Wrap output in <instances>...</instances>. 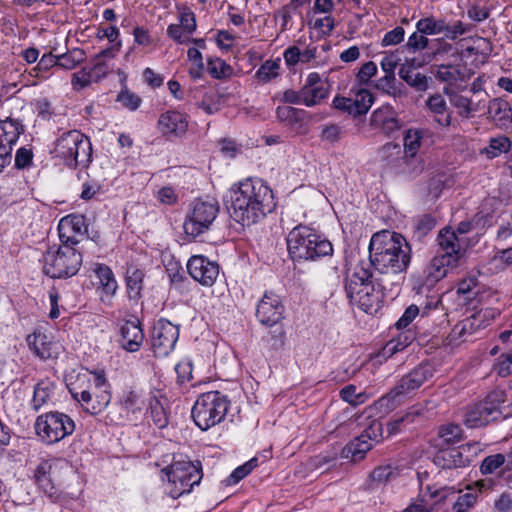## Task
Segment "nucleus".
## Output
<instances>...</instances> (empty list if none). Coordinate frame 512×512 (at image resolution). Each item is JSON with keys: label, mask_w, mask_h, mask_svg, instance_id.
Returning a JSON list of instances; mask_svg holds the SVG:
<instances>
[{"label": "nucleus", "mask_w": 512, "mask_h": 512, "mask_svg": "<svg viewBox=\"0 0 512 512\" xmlns=\"http://www.w3.org/2000/svg\"><path fill=\"white\" fill-rule=\"evenodd\" d=\"M305 111L291 106H279L276 109V117L280 122L295 125L303 121Z\"/></svg>", "instance_id": "39"}, {"label": "nucleus", "mask_w": 512, "mask_h": 512, "mask_svg": "<svg viewBox=\"0 0 512 512\" xmlns=\"http://www.w3.org/2000/svg\"><path fill=\"white\" fill-rule=\"evenodd\" d=\"M207 71L215 79L229 78L233 74V68L220 58L208 59Z\"/></svg>", "instance_id": "38"}, {"label": "nucleus", "mask_w": 512, "mask_h": 512, "mask_svg": "<svg viewBox=\"0 0 512 512\" xmlns=\"http://www.w3.org/2000/svg\"><path fill=\"white\" fill-rule=\"evenodd\" d=\"M472 26L469 24H464L461 21H455L453 24H448V30L446 33V38L449 40H455L459 36L465 35L470 32Z\"/></svg>", "instance_id": "59"}, {"label": "nucleus", "mask_w": 512, "mask_h": 512, "mask_svg": "<svg viewBox=\"0 0 512 512\" xmlns=\"http://www.w3.org/2000/svg\"><path fill=\"white\" fill-rule=\"evenodd\" d=\"M23 132L24 126L19 120L10 117L0 120V172L11 163L13 145Z\"/></svg>", "instance_id": "14"}, {"label": "nucleus", "mask_w": 512, "mask_h": 512, "mask_svg": "<svg viewBox=\"0 0 512 512\" xmlns=\"http://www.w3.org/2000/svg\"><path fill=\"white\" fill-rule=\"evenodd\" d=\"M54 66H58V57L52 53L44 54L30 74L35 77L44 78L43 73L49 71Z\"/></svg>", "instance_id": "46"}, {"label": "nucleus", "mask_w": 512, "mask_h": 512, "mask_svg": "<svg viewBox=\"0 0 512 512\" xmlns=\"http://www.w3.org/2000/svg\"><path fill=\"white\" fill-rule=\"evenodd\" d=\"M424 416V408L421 405L410 407L405 415L396 417L387 423L388 436L399 433L405 424L413 423L417 417Z\"/></svg>", "instance_id": "30"}, {"label": "nucleus", "mask_w": 512, "mask_h": 512, "mask_svg": "<svg viewBox=\"0 0 512 512\" xmlns=\"http://www.w3.org/2000/svg\"><path fill=\"white\" fill-rule=\"evenodd\" d=\"M460 72L453 65H440L436 71V77L442 82L452 84L459 79Z\"/></svg>", "instance_id": "52"}, {"label": "nucleus", "mask_w": 512, "mask_h": 512, "mask_svg": "<svg viewBox=\"0 0 512 512\" xmlns=\"http://www.w3.org/2000/svg\"><path fill=\"white\" fill-rule=\"evenodd\" d=\"M434 461L435 464L444 469L465 466L469 462L467 458H463L462 453L457 449L441 451L435 456Z\"/></svg>", "instance_id": "33"}, {"label": "nucleus", "mask_w": 512, "mask_h": 512, "mask_svg": "<svg viewBox=\"0 0 512 512\" xmlns=\"http://www.w3.org/2000/svg\"><path fill=\"white\" fill-rule=\"evenodd\" d=\"M454 256H438L435 255L425 266L421 276L422 285L426 288H432L437 282L443 279L449 269L456 267L454 264Z\"/></svg>", "instance_id": "20"}, {"label": "nucleus", "mask_w": 512, "mask_h": 512, "mask_svg": "<svg viewBox=\"0 0 512 512\" xmlns=\"http://www.w3.org/2000/svg\"><path fill=\"white\" fill-rule=\"evenodd\" d=\"M379 160L387 167L399 168L405 161L402 148L396 143H386L378 151Z\"/></svg>", "instance_id": "27"}, {"label": "nucleus", "mask_w": 512, "mask_h": 512, "mask_svg": "<svg viewBox=\"0 0 512 512\" xmlns=\"http://www.w3.org/2000/svg\"><path fill=\"white\" fill-rule=\"evenodd\" d=\"M279 67L276 61L267 60L259 67L255 76L261 82H269L278 76Z\"/></svg>", "instance_id": "44"}, {"label": "nucleus", "mask_w": 512, "mask_h": 512, "mask_svg": "<svg viewBox=\"0 0 512 512\" xmlns=\"http://www.w3.org/2000/svg\"><path fill=\"white\" fill-rule=\"evenodd\" d=\"M72 397L81 404L83 409L91 415L101 413L111 401V393L106 390H89L77 391L76 389L70 390Z\"/></svg>", "instance_id": "18"}, {"label": "nucleus", "mask_w": 512, "mask_h": 512, "mask_svg": "<svg viewBox=\"0 0 512 512\" xmlns=\"http://www.w3.org/2000/svg\"><path fill=\"white\" fill-rule=\"evenodd\" d=\"M434 375V369L428 362H422L408 374L402 376L393 389L387 394L386 398L396 400L400 396L420 388L427 380Z\"/></svg>", "instance_id": "12"}, {"label": "nucleus", "mask_w": 512, "mask_h": 512, "mask_svg": "<svg viewBox=\"0 0 512 512\" xmlns=\"http://www.w3.org/2000/svg\"><path fill=\"white\" fill-rule=\"evenodd\" d=\"M120 331L122 347L129 352L138 351L144 339L140 323L136 321H126Z\"/></svg>", "instance_id": "24"}, {"label": "nucleus", "mask_w": 512, "mask_h": 512, "mask_svg": "<svg viewBox=\"0 0 512 512\" xmlns=\"http://www.w3.org/2000/svg\"><path fill=\"white\" fill-rule=\"evenodd\" d=\"M444 92L450 97L451 104L460 110L461 116L470 117L473 112L477 111V107L472 105L471 99L455 92H449L447 88L444 89Z\"/></svg>", "instance_id": "40"}, {"label": "nucleus", "mask_w": 512, "mask_h": 512, "mask_svg": "<svg viewBox=\"0 0 512 512\" xmlns=\"http://www.w3.org/2000/svg\"><path fill=\"white\" fill-rule=\"evenodd\" d=\"M218 212L219 206L215 200L195 201L183 224L185 233L197 237L206 232L216 219Z\"/></svg>", "instance_id": "11"}, {"label": "nucleus", "mask_w": 512, "mask_h": 512, "mask_svg": "<svg viewBox=\"0 0 512 512\" xmlns=\"http://www.w3.org/2000/svg\"><path fill=\"white\" fill-rule=\"evenodd\" d=\"M512 141L505 135L492 137L489 139L488 146L480 150V154L491 160L499 157L511 150Z\"/></svg>", "instance_id": "31"}, {"label": "nucleus", "mask_w": 512, "mask_h": 512, "mask_svg": "<svg viewBox=\"0 0 512 512\" xmlns=\"http://www.w3.org/2000/svg\"><path fill=\"white\" fill-rule=\"evenodd\" d=\"M393 110L389 106L381 107L375 110L371 115V124L379 128L381 125L388 121L389 117H392Z\"/></svg>", "instance_id": "61"}, {"label": "nucleus", "mask_w": 512, "mask_h": 512, "mask_svg": "<svg viewBox=\"0 0 512 512\" xmlns=\"http://www.w3.org/2000/svg\"><path fill=\"white\" fill-rule=\"evenodd\" d=\"M276 207L272 190L258 179H246L231 189V218L242 226L258 223Z\"/></svg>", "instance_id": "1"}, {"label": "nucleus", "mask_w": 512, "mask_h": 512, "mask_svg": "<svg viewBox=\"0 0 512 512\" xmlns=\"http://www.w3.org/2000/svg\"><path fill=\"white\" fill-rule=\"evenodd\" d=\"M372 448V443L367 440L363 435L356 437L345 448L347 454H351L353 461L361 460L365 453Z\"/></svg>", "instance_id": "37"}, {"label": "nucleus", "mask_w": 512, "mask_h": 512, "mask_svg": "<svg viewBox=\"0 0 512 512\" xmlns=\"http://www.w3.org/2000/svg\"><path fill=\"white\" fill-rule=\"evenodd\" d=\"M405 30L401 26L395 27L393 30L388 31L381 41L382 47H387L391 45H397L404 40Z\"/></svg>", "instance_id": "57"}, {"label": "nucleus", "mask_w": 512, "mask_h": 512, "mask_svg": "<svg viewBox=\"0 0 512 512\" xmlns=\"http://www.w3.org/2000/svg\"><path fill=\"white\" fill-rule=\"evenodd\" d=\"M190 276L204 286H212L219 274V266L204 256H192L187 263Z\"/></svg>", "instance_id": "19"}, {"label": "nucleus", "mask_w": 512, "mask_h": 512, "mask_svg": "<svg viewBox=\"0 0 512 512\" xmlns=\"http://www.w3.org/2000/svg\"><path fill=\"white\" fill-rule=\"evenodd\" d=\"M478 282L474 277L463 279L457 288V293L466 296L467 299H472L478 294Z\"/></svg>", "instance_id": "53"}, {"label": "nucleus", "mask_w": 512, "mask_h": 512, "mask_svg": "<svg viewBox=\"0 0 512 512\" xmlns=\"http://www.w3.org/2000/svg\"><path fill=\"white\" fill-rule=\"evenodd\" d=\"M354 102L357 103L356 113H358V115L360 116V115L366 114L368 112V110L370 109V107L373 103V96H372L371 92H369L368 90L360 89L356 93Z\"/></svg>", "instance_id": "50"}, {"label": "nucleus", "mask_w": 512, "mask_h": 512, "mask_svg": "<svg viewBox=\"0 0 512 512\" xmlns=\"http://www.w3.org/2000/svg\"><path fill=\"white\" fill-rule=\"evenodd\" d=\"M328 94V86L301 88V95L304 98V105L307 107H312L319 104L322 100L328 97Z\"/></svg>", "instance_id": "36"}, {"label": "nucleus", "mask_w": 512, "mask_h": 512, "mask_svg": "<svg viewBox=\"0 0 512 512\" xmlns=\"http://www.w3.org/2000/svg\"><path fill=\"white\" fill-rule=\"evenodd\" d=\"M23 132L24 126L19 120L10 117L0 120V172L11 163L13 145Z\"/></svg>", "instance_id": "15"}, {"label": "nucleus", "mask_w": 512, "mask_h": 512, "mask_svg": "<svg viewBox=\"0 0 512 512\" xmlns=\"http://www.w3.org/2000/svg\"><path fill=\"white\" fill-rule=\"evenodd\" d=\"M476 498V495L473 493L459 495L453 504V512H468L476 503Z\"/></svg>", "instance_id": "55"}, {"label": "nucleus", "mask_w": 512, "mask_h": 512, "mask_svg": "<svg viewBox=\"0 0 512 512\" xmlns=\"http://www.w3.org/2000/svg\"><path fill=\"white\" fill-rule=\"evenodd\" d=\"M150 415L152 421L158 428L166 427L168 423L167 415L164 407L157 399H154V401L150 403Z\"/></svg>", "instance_id": "48"}, {"label": "nucleus", "mask_w": 512, "mask_h": 512, "mask_svg": "<svg viewBox=\"0 0 512 512\" xmlns=\"http://www.w3.org/2000/svg\"><path fill=\"white\" fill-rule=\"evenodd\" d=\"M401 61L399 51L391 52L383 57L381 60V68L385 72V74L395 75L394 71Z\"/></svg>", "instance_id": "58"}, {"label": "nucleus", "mask_w": 512, "mask_h": 512, "mask_svg": "<svg viewBox=\"0 0 512 512\" xmlns=\"http://www.w3.org/2000/svg\"><path fill=\"white\" fill-rule=\"evenodd\" d=\"M58 231L61 243L77 245V237L87 232L84 215L70 214L63 217L58 224Z\"/></svg>", "instance_id": "21"}, {"label": "nucleus", "mask_w": 512, "mask_h": 512, "mask_svg": "<svg viewBox=\"0 0 512 512\" xmlns=\"http://www.w3.org/2000/svg\"><path fill=\"white\" fill-rule=\"evenodd\" d=\"M398 475L397 469L393 468L391 465H384L376 467L370 474V477L373 482L376 483H385Z\"/></svg>", "instance_id": "47"}, {"label": "nucleus", "mask_w": 512, "mask_h": 512, "mask_svg": "<svg viewBox=\"0 0 512 512\" xmlns=\"http://www.w3.org/2000/svg\"><path fill=\"white\" fill-rule=\"evenodd\" d=\"M439 437L446 444H455L462 439V429L456 424H447L439 428Z\"/></svg>", "instance_id": "43"}, {"label": "nucleus", "mask_w": 512, "mask_h": 512, "mask_svg": "<svg viewBox=\"0 0 512 512\" xmlns=\"http://www.w3.org/2000/svg\"><path fill=\"white\" fill-rule=\"evenodd\" d=\"M415 339L411 330L402 331L398 336L386 343L382 350L383 356L391 357L394 354L407 348Z\"/></svg>", "instance_id": "34"}, {"label": "nucleus", "mask_w": 512, "mask_h": 512, "mask_svg": "<svg viewBox=\"0 0 512 512\" xmlns=\"http://www.w3.org/2000/svg\"><path fill=\"white\" fill-rule=\"evenodd\" d=\"M343 134V129L336 125L330 124L323 128L321 132V139L330 143L338 142Z\"/></svg>", "instance_id": "63"}, {"label": "nucleus", "mask_w": 512, "mask_h": 512, "mask_svg": "<svg viewBox=\"0 0 512 512\" xmlns=\"http://www.w3.org/2000/svg\"><path fill=\"white\" fill-rule=\"evenodd\" d=\"M429 43L430 40L425 34L416 31L408 37L405 47L414 53L426 49Z\"/></svg>", "instance_id": "51"}, {"label": "nucleus", "mask_w": 512, "mask_h": 512, "mask_svg": "<svg viewBox=\"0 0 512 512\" xmlns=\"http://www.w3.org/2000/svg\"><path fill=\"white\" fill-rule=\"evenodd\" d=\"M426 104L430 111L436 115H443L447 109L446 101L440 94L430 96L427 99Z\"/></svg>", "instance_id": "62"}, {"label": "nucleus", "mask_w": 512, "mask_h": 512, "mask_svg": "<svg viewBox=\"0 0 512 512\" xmlns=\"http://www.w3.org/2000/svg\"><path fill=\"white\" fill-rule=\"evenodd\" d=\"M144 406V400L137 391H124L117 403L119 414L113 416L112 420L116 423L137 420L142 414Z\"/></svg>", "instance_id": "17"}, {"label": "nucleus", "mask_w": 512, "mask_h": 512, "mask_svg": "<svg viewBox=\"0 0 512 512\" xmlns=\"http://www.w3.org/2000/svg\"><path fill=\"white\" fill-rule=\"evenodd\" d=\"M158 128L165 136L179 137L187 131L188 121L186 116L178 111H167L160 115Z\"/></svg>", "instance_id": "22"}, {"label": "nucleus", "mask_w": 512, "mask_h": 512, "mask_svg": "<svg viewBox=\"0 0 512 512\" xmlns=\"http://www.w3.org/2000/svg\"><path fill=\"white\" fill-rule=\"evenodd\" d=\"M500 359L494 370L499 376L506 377L512 373V352L502 355Z\"/></svg>", "instance_id": "64"}, {"label": "nucleus", "mask_w": 512, "mask_h": 512, "mask_svg": "<svg viewBox=\"0 0 512 512\" xmlns=\"http://www.w3.org/2000/svg\"><path fill=\"white\" fill-rule=\"evenodd\" d=\"M75 245L61 243L49 248L42 258L43 273L52 279H66L76 275L82 265V254Z\"/></svg>", "instance_id": "5"}, {"label": "nucleus", "mask_w": 512, "mask_h": 512, "mask_svg": "<svg viewBox=\"0 0 512 512\" xmlns=\"http://www.w3.org/2000/svg\"><path fill=\"white\" fill-rule=\"evenodd\" d=\"M429 79L430 78L420 72H414L413 75L408 76L406 83L413 87L415 90L424 92L429 87Z\"/></svg>", "instance_id": "60"}, {"label": "nucleus", "mask_w": 512, "mask_h": 512, "mask_svg": "<svg viewBox=\"0 0 512 512\" xmlns=\"http://www.w3.org/2000/svg\"><path fill=\"white\" fill-rule=\"evenodd\" d=\"M423 137V132L418 129H408L404 135L403 146L402 149L403 154L405 156V161H409V159H413L416 157L418 150L421 146V140Z\"/></svg>", "instance_id": "35"}, {"label": "nucleus", "mask_w": 512, "mask_h": 512, "mask_svg": "<svg viewBox=\"0 0 512 512\" xmlns=\"http://www.w3.org/2000/svg\"><path fill=\"white\" fill-rule=\"evenodd\" d=\"M54 153L70 168L87 166L92 159V146L89 138L80 131L70 130L56 140Z\"/></svg>", "instance_id": "7"}, {"label": "nucleus", "mask_w": 512, "mask_h": 512, "mask_svg": "<svg viewBox=\"0 0 512 512\" xmlns=\"http://www.w3.org/2000/svg\"><path fill=\"white\" fill-rule=\"evenodd\" d=\"M410 262L411 247L401 234L388 230L373 234L367 262L370 268L383 276H397L406 272Z\"/></svg>", "instance_id": "2"}, {"label": "nucleus", "mask_w": 512, "mask_h": 512, "mask_svg": "<svg viewBox=\"0 0 512 512\" xmlns=\"http://www.w3.org/2000/svg\"><path fill=\"white\" fill-rule=\"evenodd\" d=\"M230 402L219 391H209L198 396L191 415L194 423L202 430L219 424L226 416Z\"/></svg>", "instance_id": "6"}, {"label": "nucleus", "mask_w": 512, "mask_h": 512, "mask_svg": "<svg viewBox=\"0 0 512 512\" xmlns=\"http://www.w3.org/2000/svg\"><path fill=\"white\" fill-rule=\"evenodd\" d=\"M383 279L374 276L367 261H360L345 284V292L351 304L366 313H376L384 301Z\"/></svg>", "instance_id": "3"}, {"label": "nucleus", "mask_w": 512, "mask_h": 512, "mask_svg": "<svg viewBox=\"0 0 512 512\" xmlns=\"http://www.w3.org/2000/svg\"><path fill=\"white\" fill-rule=\"evenodd\" d=\"M506 401V392L502 389H494L487 394L485 399L473 407L465 414L464 424L468 428H479L504 418L502 406Z\"/></svg>", "instance_id": "9"}, {"label": "nucleus", "mask_w": 512, "mask_h": 512, "mask_svg": "<svg viewBox=\"0 0 512 512\" xmlns=\"http://www.w3.org/2000/svg\"><path fill=\"white\" fill-rule=\"evenodd\" d=\"M26 341L29 349L38 358L46 360L53 356L54 343L45 333L41 331H34L32 334L27 336Z\"/></svg>", "instance_id": "25"}, {"label": "nucleus", "mask_w": 512, "mask_h": 512, "mask_svg": "<svg viewBox=\"0 0 512 512\" xmlns=\"http://www.w3.org/2000/svg\"><path fill=\"white\" fill-rule=\"evenodd\" d=\"M122 46L121 41H118L116 44L100 51L93 58V66L90 69L91 74H95L97 78L104 77L108 74L109 67L106 63V59H113L116 56V53L120 50Z\"/></svg>", "instance_id": "29"}, {"label": "nucleus", "mask_w": 512, "mask_h": 512, "mask_svg": "<svg viewBox=\"0 0 512 512\" xmlns=\"http://www.w3.org/2000/svg\"><path fill=\"white\" fill-rule=\"evenodd\" d=\"M103 292L108 296L115 295L118 284L111 268L105 264H95L93 269Z\"/></svg>", "instance_id": "32"}, {"label": "nucleus", "mask_w": 512, "mask_h": 512, "mask_svg": "<svg viewBox=\"0 0 512 512\" xmlns=\"http://www.w3.org/2000/svg\"><path fill=\"white\" fill-rule=\"evenodd\" d=\"M179 338V327L167 319H159L152 331V348L155 356L165 357L169 355Z\"/></svg>", "instance_id": "13"}, {"label": "nucleus", "mask_w": 512, "mask_h": 512, "mask_svg": "<svg viewBox=\"0 0 512 512\" xmlns=\"http://www.w3.org/2000/svg\"><path fill=\"white\" fill-rule=\"evenodd\" d=\"M75 430V423L67 414L52 411L39 415L35 422L36 434L42 441L54 444L71 435Z\"/></svg>", "instance_id": "10"}, {"label": "nucleus", "mask_w": 512, "mask_h": 512, "mask_svg": "<svg viewBox=\"0 0 512 512\" xmlns=\"http://www.w3.org/2000/svg\"><path fill=\"white\" fill-rule=\"evenodd\" d=\"M288 252L294 260H317L331 255L333 247L330 241L323 239L311 228L299 225L293 228L287 237Z\"/></svg>", "instance_id": "4"}, {"label": "nucleus", "mask_w": 512, "mask_h": 512, "mask_svg": "<svg viewBox=\"0 0 512 512\" xmlns=\"http://www.w3.org/2000/svg\"><path fill=\"white\" fill-rule=\"evenodd\" d=\"M285 308L280 297L273 292H266L259 301L256 317L265 326H274L284 318Z\"/></svg>", "instance_id": "16"}, {"label": "nucleus", "mask_w": 512, "mask_h": 512, "mask_svg": "<svg viewBox=\"0 0 512 512\" xmlns=\"http://www.w3.org/2000/svg\"><path fill=\"white\" fill-rule=\"evenodd\" d=\"M168 479V494L177 499L189 493L202 478L201 468L190 461H174L162 470Z\"/></svg>", "instance_id": "8"}, {"label": "nucleus", "mask_w": 512, "mask_h": 512, "mask_svg": "<svg viewBox=\"0 0 512 512\" xmlns=\"http://www.w3.org/2000/svg\"><path fill=\"white\" fill-rule=\"evenodd\" d=\"M333 106L334 108L347 112L349 115L354 117L359 116L358 113H356L357 103H355L351 98L336 96L333 100Z\"/></svg>", "instance_id": "56"}, {"label": "nucleus", "mask_w": 512, "mask_h": 512, "mask_svg": "<svg viewBox=\"0 0 512 512\" xmlns=\"http://www.w3.org/2000/svg\"><path fill=\"white\" fill-rule=\"evenodd\" d=\"M505 462H507V456L503 454H494L484 458L481 463L480 471L482 474H492L498 468H500Z\"/></svg>", "instance_id": "45"}, {"label": "nucleus", "mask_w": 512, "mask_h": 512, "mask_svg": "<svg viewBox=\"0 0 512 512\" xmlns=\"http://www.w3.org/2000/svg\"><path fill=\"white\" fill-rule=\"evenodd\" d=\"M438 244L439 251L436 255L438 256H446L451 255L454 256V264L458 265L459 260L462 257L461 247L459 244V239L455 231L450 230L449 228H444L440 231L438 235Z\"/></svg>", "instance_id": "23"}, {"label": "nucleus", "mask_w": 512, "mask_h": 512, "mask_svg": "<svg viewBox=\"0 0 512 512\" xmlns=\"http://www.w3.org/2000/svg\"><path fill=\"white\" fill-rule=\"evenodd\" d=\"M476 318L470 317L466 318L463 321L459 322L455 325V327L452 330V333L457 338H462L465 335H471L475 329L479 326L475 324Z\"/></svg>", "instance_id": "54"}, {"label": "nucleus", "mask_w": 512, "mask_h": 512, "mask_svg": "<svg viewBox=\"0 0 512 512\" xmlns=\"http://www.w3.org/2000/svg\"><path fill=\"white\" fill-rule=\"evenodd\" d=\"M488 113L499 120L507 119L511 115V107L506 100L495 98L489 102Z\"/></svg>", "instance_id": "42"}, {"label": "nucleus", "mask_w": 512, "mask_h": 512, "mask_svg": "<svg viewBox=\"0 0 512 512\" xmlns=\"http://www.w3.org/2000/svg\"><path fill=\"white\" fill-rule=\"evenodd\" d=\"M51 469L52 464L47 460H43L37 466L34 476L39 488L43 490V492L50 498L56 499L59 495V492L50 477Z\"/></svg>", "instance_id": "26"}, {"label": "nucleus", "mask_w": 512, "mask_h": 512, "mask_svg": "<svg viewBox=\"0 0 512 512\" xmlns=\"http://www.w3.org/2000/svg\"><path fill=\"white\" fill-rule=\"evenodd\" d=\"M144 277L145 274L143 270L135 266L127 268L125 281L129 299L138 301L141 298L144 286Z\"/></svg>", "instance_id": "28"}, {"label": "nucleus", "mask_w": 512, "mask_h": 512, "mask_svg": "<svg viewBox=\"0 0 512 512\" xmlns=\"http://www.w3.org/2000/svg\"><path fill=\"white\" fill-rule=\"evenodd\" d=\"M52 391V384L48 381H40L34 388L32 399V407L34 410H39L50 399Z\"/></svg>", "instance_id": "41"}, {"label": "nucleus", "mask_w": 512, "mask_h": 512, "mask_svg": "<svg viewBox=\"0 0 512 512\" xmlns=\"http://www.w3.org/2000/svg\"><path fill=\"white\" fill-rule=\"evenodd\" d=\"M435 224V219L431 215H422L415 221V234L419 239H421L435 227Z\"/></svg>", "instance_id": "49"}]
</instances>
